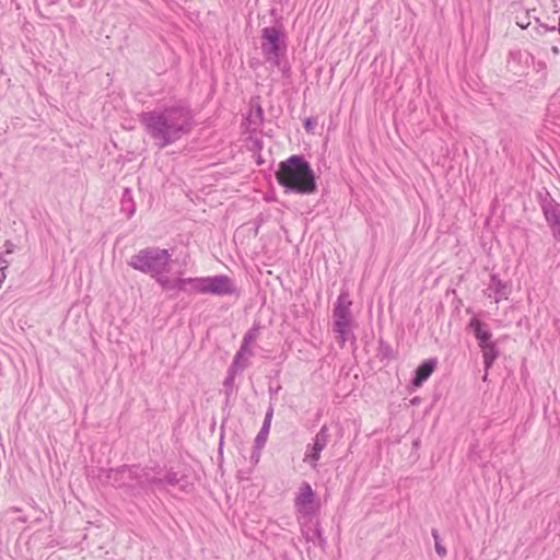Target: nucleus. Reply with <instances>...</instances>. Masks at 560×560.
Wrapping results in <instances>:
<instances>
[{
	"label": "nucleus",
	"instance_id": "obj_1",
	"mask_svg": "<svg viewBox=\"0 0 560 560\" xmlns=\"http://www.w3.org/2000/svg\"><path fill=\"white\" fill-rule=\"evenodd\" d=\"M280 186L302 195L317 190L316 179L310 163L300 155H292L281 161L276 172Z\"/></svg>",
	"mask_w": 560,
	"mask_h": 560
},
{
	"label": "nucleus",
	"instance_id": "obj_2",
	"mask_svg": "<svg viewBox=\"0 0 560 560\" xmlns=\"http://www.w3.org/2000/svg\"><path fill=\"white\" fill-rule=\"evenodd\" d=\"M171 256L166 249L148 248L131 257L130 266L152 276L168 270Z\"/></svg>",
	"mask_w": 560,
	"mask_h": 560
},
{
	"label": "nucleus",
	"instance_id": "obj_3",
	"mask_svg": "<svg viewBox=\"0 0 560 560\" xmlns=\"http://www.w3.org/2000/svg\"><path fill=\"white\" fill-rule=\"evenodd\" d=\"M185 282H188L197 293L226 295L234 292L232 281L225 276L187 279Z\"/></svg>",
	"mask_w": 560,
	"mask_h": 560
},
{
	"label": "nucleus",
	"instance_id": "obj_4",
	"mask_svg": "<svg viewBox=\"0 0 560 560\" xmlns=\"http://www.w3.org/2000/svg\"><path fill=\"white\" fill-rule=\"evenodd\" d=\"M351 305L349 295L340 294L334 308V330L338 334L341 342L348 339L352 327Z\"/></svg>",
	"mask_w": 560,
	"mask_h": 560
},
{
	"label": "nucleus",
	"instance_id": "obj_5",
	"mask_svg": "<svg viewBox=\"0 0 560 560\" xmlns=\"http://www.w3.org/2000/svg\"><path fill=\"white\" fill-rule=\"evenodd\" d=\"M283 33L277 27H265L261 33V48L269 59H275L284 49Z\"/></svg>",
	"mask_w": 560,
	"mask_h": 560
},
{
	"label": "nucleus",
	"instance_id": "obj_6",
	"mask_svg": "<svg viewBox=\"0 0 560 560\" xmlns=\"http://www.w3.org/2000/svg\"><path fill=\"white\" fill-rule=\"evenodd\" d=\"M314 501V491L307 482H303L299 488V493L295 498V505L299 511L307 512Z\"/></svg>",
	"mask_w": 560,
	"mask_h": 560
},
{
	"label": "nucleus",
	"instance_id": "obj_7",
	"mask_svg": "<svg viewBox=\"0 0 560 560\" xmlns=\"http://www.w3.org/2000/svg\"><path fill=\"white\" fill-rule=\"evenodd\" d=\"M435 366H436V362L434 360H428V361L422 362L416 371V377L413 380V385L416 387L421 386L422 383L431 376Z\"/></svg>",
	"mask_w": 560,
	"mask_h": 560
},
{
	"label": "nucleus",
	"instance_id": "obj_8",
	"mask_svg": "<svg viewBox=\"0 0 560 560\" xmlns=\"http://www.w3.org/2000/svg\"><path fill=\"white\" fill-rule=\"evenodd\" d=\"M470 326L475 331V336L479 341L480 348H486L490 342L491 334L483 329L482 323L479 319H472Z\"/></svg>",
	"mask_w": 560,
	"mask_h": 560
},
{
	"label": "nucleus",
	"instance_id": "obj_9",
	"mask_svg": "<svg viewBox=\"0 0 560 560\" xmlns=\"http://www.w3.org/2000/svg\"><path fill=\"white\" fill-rule=\"evenodd\" d=\"M145 121L149 127L156 130L159 133L162 132L164 129L176 128L175 125H166V119L161 115L149 114L145 118Z\"/></svg>",
	"mask_w": 560,
	"mask_h": 560
},
{
	"label": "nucleus",
	"instance_id": "obj_10",
	"mask_svg": "<svg viewBox=\"0 0 560 560\" xmlns=\"http://www.w3.org/2000/svg\"><path fill=\"white\" fill-rule=\"evenodd\" d=\"M324 446H325L324 443H322L318 440H316L315 443H314L313 450L305 455L304 460H308V462H311V463H313L315 465L316 462L320 457V453H322Z\"/></svg>",
	"mask_w": 560,
	"mask_h": 560
},
{
	"label": "nucleus",
	"instance_id": "obj_11",
	"mask_svg": "<svg viewBox=\"0 0 560 560\" xmlns=\"http://www.w3.org/2000/svg\"><path fill=\"white\" fill-rule=\"evenodd\" d=\"M483 352V359L487 366H490L494 359L497 358V353L494 350L493 343H487L486 348H481Z\"/></svg>",
	"mask_w": 560,
	"mask_h": 560
},
{
	"label": "nucleus",
	"instance_id": "obj_12",
	"mask_svg": "<svg viewBox=\"0 0 560 560\" xmlns=\"http://www.w3.org/2000/svg\"><path fill=\"white\" fill-rule=\"evenodd\" d=\"M256 339V332L250 330L248 331L243 340L242 349H244L246 346H248L250 342H253Z\"/></svg>",
	"mask_w": 560,
	"mask_h": 560
},
{
	"label": "nucleus",
	"instance_id": "obj_13",
	"mask_svg": "<svg viewBox=\"0 0 560 560\" xmlns=\"http://www.w3.org/2000/svg\"><path fill=\"white\" fill-rule=\"evenodd\" d=\"M316 125H317V121H316V120H314V119H312V118H307V119L305 120V124H304L305 129H306L308 132H312V133H314V131H313V130H314V128L316 127Z\"/></svg>",
	"mask_w": 560,
	"mask_h": 560
},
{
	"label": "nucleus",
	"instance_id": "obj_14",
	"mask_svg": "<svg viewBox=\"0 0 560 560\" xmlns=\"http://www.w3.org/2000/svg\"><path fill=\"white\" fill-rule=\"evenodd\" d=\"M435 550L441 557H444L446 555V549L438 542L435 544Z\"/></svg>",
	"mask_w": 560,
	"mask_h": 560
}]
</instances>
